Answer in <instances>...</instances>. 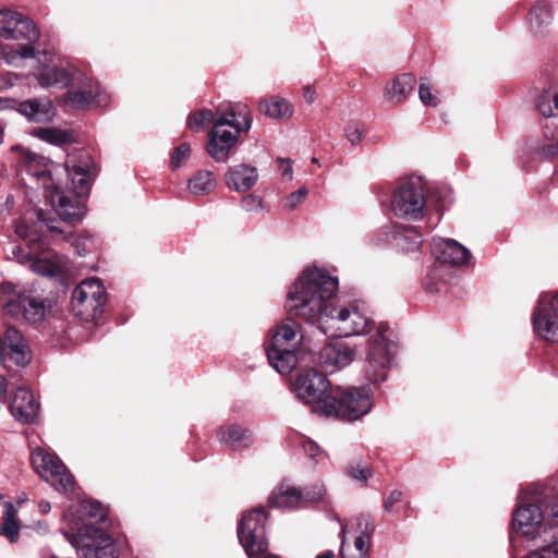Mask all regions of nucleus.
I'll return each mask as SVG.
<instances>
[{
    "instance_id": "18",
    "label": "nucleus",
    "mask_w": 558,
    "mask_h": 558,
    "mask_svg": "<svg viewBox=\"0 0 558 558\" xmlns=\"http://www.w3.org/2000/svg\"><path fill=\"white\" fill-rule=\"evenodd\" d=\"M355 350L343 342L325 344L318 352L316 363L328 373H335L355 359Z\"/></svg>"
},
{
    "instance_id": "8",
    "label": "nucleus",
    "mask_w": 558,
    "mask_h": 558,
    "mask_svg": "<svg viewBox=\"0 0 558 558\" xmlns=\"http://www.w3.org/2000/svg\"><path fill=\"white\" fill-rule=\"evenodd\" d=\"M558 502V497L539 500L538 504L519 505L512 513L513 530L527 537L531 542L554 523L553 507Z\"/></svg>"
},
{
    "instance_id": "52",
    "label": "nucleus",
    "mask_w": 558,
    "mask_h": 558,
    "mask_svg": "<svg viewBox=\"0 0 558 558\" xmlns=\"http://www.w3.org/2000/svg\"><path fill=\"white\" fill-rule=\"evenodd\" d=\"M304 98L308 104L314 102L315 100V90L311 86L304 87Z\"/></svg>"
},
{
    "instance_id": "46",
    "label": "nucleus",
    "mask_w": 558,
    "mask_h": 558,
    "mask_svg": "<svg viewBox=\"0 0 558 558\" xmlns=\"http://www.w3.org/2000/svg\"><path fill=\"white\" fill-rule=\"evenodd\" d=\"M241 206L246 211H252L262 206V201L255 195L248 194L242 198Z\"/></svg>"
},
{
    "instance_id": "55",
    "label": "nucleus",
    "mask_w": 558,
    "mask_h": 558,
    "mask_svg": "<svg viewBox=\"0 0 558 558\" xmlns=\"http://www.w3.org/2000/svg\"><path fill=\"white\" fill-rule=\"evenodd\" d=\"M426 290H428L429 292H437V291H439L438 288H434L432 284H427V283H426Z\"/></svg>"
},
{
    "instance_id": "24",
    "label": "nucleus",
    "mask_w": 558,
    "mask_h": 558,
    "mask_svg": "<svg viewBox=\"0 0 558 558\" xmlns=\"http://www.w3.org/2000/svg\"><path fill=\"white\" fill-rule=\"evenodd\" d=\"M9 409L16 421L31 424L37 420L40 407L29 389L20 387L15 390Z\"/></svg>"
},
{
    "instance_id": "33",
    "label": "nucleus",
    "mask_w": 558,
    "mask_h": 558,
    "mask_svg": "<svg viewBox=\"0 0 558 558\" xmlns=\"http://www.w3.org/2000/svg\"><path fill=\"white\" fill-rule=\"evenodd\" d=\"M416 80L411 73L398 75L390 88H387V96L390 100L401 102L414 89Z\"/></svg>"
},
{
    "instance_id": "17",
    "label": "nucleus",
    "mask_w": 558,
    "mask_h": 558,
    "mask_svg": "<svg viewBox=\"0 0 558 558\" xmlns=\"http://www.w3.org/2000/svg\"><path fill=\"white\" fill-rule=\"evenodd\" d=\"M32 354L23 335L14 327H8L0 336V364L10 369L13 366L25 367L31 363Z\"/></svg>"
},
{
    "instance_id": "29",
    "label": "nucleus",
    "mask_w": 558,
    "mask_h": 558,
    "mask_svg": "<svg viewBox=\"0 0 558 558\" xmlns=\"http://www.w3.org/2000/svg\"><path fill=\"white\" fill-rule=\"evenodd\" d=\"M52 162H48L44 157L36 154H27L25 157L26 172L43 182L46 193H48L53 187V184H56L52 180V171L49 168V165Z\"/></svg>"
},
{
    "instance_id": "26",
    "label": "nucleus",
    "mask_w": 558,
    "mask_h": 558,
    "mask_svg": "<svg viewBox=\"0 0 558 558\" xmlns=\"http://www.w3.org/2000/svg\"><path fill=\"white\" fill-rule=\"evenodd\" d=\"M385 239L379 242L393 244L402 251H415L422 244V235L413 228L403 225H393L385 228Z\"/></svg>"
},
{
    "instance_id": "9",
    "label": "nucleus",
    "mask_w": 558,
    "mask_h": 558,
    "mask_svg": "<svg viewBox=\"0 0 558 558\" xmlns=\"http://www.w3.org/2000/svg\"><path fill=\"white\" fill-rule=\"evenodd\" d=\"M387 331L388 326L380 323L368 340L364 375L373 384L386 380L395 354L396 343L388 339Z\"/></svg>"
},
{
    "instance_id": "22",
    "label": "nucleus",
    "mask_w": 558,
    "mask_h": 558,
    "mask_svg": "<svg viewBox=\"0 0 558 558\" xmlns=\"http://www.w3.org/2000/svg\"><path fill=\"white\" fill-rule=\"evenodd\" d=\"M77 196L65 195L58 184H53V187L46 193V197L49 198L61 219L70 222L80 220L85 215V206Z\"/></svg>"
},
{
    "instance_id": "57",
    "label": "nucleus",
    "mask_w": 558,
    "mask_h": 558,
    "mask_svg": "<svg viewBox=\"0 0 558 558\" xmlns=\"http://www.w3.org/2000/svg\"><path fill=\"white\" fill-rule=\"evenodd\" d=\"M3 142V126L0 124V144Z\"/></svg>"
},
{
    "instance_id": "7",
    "label": "nucleus",
    "mask_w": 558,
    "mask_h": 558,
    "mask_svg": "<svg viewBox=\"0 0 558 558\" xmlns=\"http://www.w3.org/2000/svg\"><path fill=\"white\" fill-rule=\"evenodd\" d=\"M299 325L294 320H286L274 332L266 354L269 364L280 374L290 373L296 365L295 349L301 341L298 338Z\"/></svg>"
},
{
    "instance_id": "21",
    "label": "nucleus",
    "mask_w": 558,
    "mask_h": 558,
    "mask_svg": "<svg viewBox=\"0 0 558 558\" xmlns=\"http://www.w3.org/2000/svg\"><path fill=\"white\" fill-rule=\"evenodd\" d=\"M554 523L533 541L525 558H558V501L553 507Z\"/></svg>"
},
{
    "instance_id": "43",
    "label": "nucleus",
    "mask_w": 558,
    "mask_h": 558,
    "mask_svg": "<svg viewBox=\"0 0 558 558\" xmlns=\"http://www.w3.org/2000/svg\"><path fill=\"white\" fill-rule=\"evenodd\" d=\"M356 530L363 534H373L375 525L369 514H360L355 518Z\"/></svg>"
},
{
    "instance_id": "35",
    "label": "nucleus",
    "mask_w": 558,
    "mask_h": 558,
    "mask_svg": "<svg viewBox=\"0 0 558 558\" xmlns=\"http://www.w3.org/2000/svg\"><path fill=\"white\" fill-rule=\"evenodd\" d=\"M187 187L195 196L209 194L216 187L215 174L208 170H199L189 180Z\"/></svg>"
},
{
    "instance_id": "2",
    "label": "nucleus",
    "mask_w": 558,
    "mask_h": 558,
    "mask_svg": "<svg viewBox=\"0 0 558 558\" xmlns=\"http://www.w3.org/2000/svg\"><path fill=\"white\" fill-rule=\"evenodd\" d=\"M210 109L198 110L187 117L186 125L192 131H201L205 125L214 123L213 130L208 133L207 153L219 162L229 158L230 150L235 146L240 132L248 131L252 119L246 107L229 106L223 112Z\"/></svg>"
},
{
    "instance_id": "23",
    "label": "nucleus",
    "mask_w": 558,
    "mask_h": 558,
    "mask_svg": "<svg viewBox=\"0 0 558 558\" xmlns=\"http://www.w3.org/2000/svg\"><path fill=\"white\" fill-rule=\"evenodd\" d=\"M108 97L97 82L88 81L78 89H70L65 94V104L74 109H89L106 105Z\"/></svg>"
},
{
    "instance_id": "36",
    "label": "nucleus",
    "mask_w": 558,
    "mask_h": 558,
    "mask_svg": "<svg viewBox=\"0 0 558 558\" xmlns=\"http://www.w3.org/2000/svg\"><path fill=\"white\" fill-rule=\"evenodd\" d=\"M2 523L0 524V535L5 536L10 542L14 543L19 538V522L16 520L17 510L15 506L7 501L3 506Z\"/></svg>"
},
{
    "instance_id": "1",
    "label": "nucleus",
    "mask_w": 558,
    "mask_h": 558,
    "mask_svg": "<svg viewBox=\"0 0 558 558\" xmlns=\"http://www.w3.org/2000/svg\"><path fill=\"white\" fill-rule=\"evenodd\" d=\"M338 287L337 277L323 269L307 268L288 293V311L331 338L369 333L374 322L356 304L335 306Z\"/></svg>"
},
{
    "instance_id": "31",
    "label": "nucleus",
    "mask_w": 558,
    "mask_h": 558,
    "mask_svg": "<svg viewBox=\"0 0 558 558\" xmlns=\"http://www.w3.org/2000/svg\"><path fill=\"white\" fill-rule=\"evenodd\" d=\"M550 22V3L548 0H539L530 11V29L535 36H543Z\"/></svg>"
},
{
    "instance_id": "10",
    "label": "nucleus",
    "mask_w": 558,
    "mask_h": 558,
    "mask_svg": "<svg viewBox=\"0 0 558 558\" xmlns=\"http://www.w3.org/2000/svg\"><path fill=\"white\" fill-rule=\"evenodd\" d=\"M296 398L305 404H310L314 413L324 416V405L331 402V391L328 378L315 368L301 371L293 383Z\"/></svg>"
},
{
    "instance_id": "6",
    "label": "nucleus",
    "mask_w": 558,
    "mask_h": 558,
    "mask_svg": "<svg viewBox=\"0 0 558 558\" xmlns=\"http://www.w3.org/2000/svg\"><path fill=\"white\" fill-rule=\"evenodd\" d=\"M331 402L324 405V416L355 421L367 414L373 408V392L368 387H335Z\"/></svg>"
},
{
    "instance_id": "49",
    "label": "nucleus",
    "mask_w": 558,
    "mask_h": 558,
    "mask_svg": "<svg viewBox=\"0 0 558 558\" xmlns=\"http://www.w3.org/2000/svg\"><path fill=\"white\" fill-rule=\"evenodd\" d=\"M542 154L546 158H554V157L558 156V142L550 143V144L544 146Z\"/></svg>"
},
{
    "instance_id": "27",
    "label": "nucleus",
    "mask_w": 558,
    "mask_h": 558,
    "mask_svg": "<svg viewBox=\"0 0 558 558\" xmlns=\"http://www.w3.org/2000/svg\"><path fill=\"white\" fill-rule=\"evenodd\" d=\"M257 179V169L245 163H240L229 168L225 174L227 186L235 192H245L251 190L256 184Z\"/></svg>"
},
{
    "instance_id": "13",
    "label": "nucleus",
    "mask_w": 558,
    "mask_h": 558,
    "mask_svg": "<svg viewBox=\"0 0 558 558\" xmlns=\"http://www.w3.org/2000/svg\"><path fill=\"white\" fill-rule=\"evenodd\" d=\"M106 301V291L98 278L83 280L72 292V310L84 322L100 317Z\"/></svg>"
},
{
    "instance_id": "28",
    "label": "nucleus",
    "mask_w": 558,
    "mask_h": 558,
    "mask_svg": "<svg viewBox=\"0 0 558 558\" xmlns=\"http://www.w3.org/2000/svg\"><path fill=\"white\" fill-rule=\"evenodd\" d=\"M269 505L279 509H295L303 507L302 492L287 483H281L269 497Z\"/></svg>"
},
{
    "instance_id": "37",
    "label": "nucleus",
    "mask_w": 558,
    "mask_h": 558,
    "mask_svg": "<svg viewBox=\"0 0 558 558\" xmlns=\"http://www.w3.org/2000/svg\"><path fill=\"white\" fill-rule=\"evenodd\" d=\"M32 135L52 145L61 146L72 142V132L57 128H37Z\"/></svg>"
},
{
    "instance_id": "4",
    "label": "nucleus",
    "mask_w": 558,
    "mask_h": 558,
    "mask_svg": "<svg viewBox=\"0 0 558 558\" xmlns=\"http://www.w3.org/2000/svg\"><path fill=\"white\" fill-rule=\"evenodd\" d=\"M0 304L3 315L28 324L41 323L49 311L43 296L9 281L0 284Z\"/></svg>"
},
{
    "instance_id": "51",
    "label": "nucleus",
    "mask_w": 558,
    "mask_h": 558,
    "mask_svg": "<svg viewBox=\"0 0 558 558\" xmlns=\"http://www.w3.org/2000/svg\"><path fill=\"white\" fill-rule=\"evenodd\" d=\"M279 162L282 165V177L287 180L292 179V167L289 160L279 159Z\"/></svg>"
},
{
    "instance_id": "48",
    "label": "nucleus",
    "mask_w": 558,
    "mask_h": 558,
    "mask_svg": "<svg viewBox=\"0 0 558 558\" xmlns=\"http://www.w3.org/2000/svg\"><path fill=\"white\" fill-rule=\"evenodd\" d=\"M345 136L352 145H356L362 140V132L354 125H348L345 128Z\"/></svg>"
},
{
    "instance_id": "42",
    "label": "nucleus",
    "mask_w": 558,
    "mask_h": 558,
    "mask_svg": "<svg viewBox=\"0 0 558 558\" xmlns=\"http://www.w3.org/2000/svg\"><path fill=\"white\" fill-rule=\"evenodd\" d=\"M307 195V190L305 187L299 189L295 192H292L288 195L283 202V207L288 210L294 209Z\"/></svg>"
},
{
    "instance_id": "30",
    "label": "nucleus",
    "mask_w": 558,
    "mask_h": 558,
    "mask_svg": "<svg viewBox=\"0 0 558 558\" xmlns=\"http://www.w3.org/2000/svg\"><path fill=\"white\" fill-rule=\"evenodd\" d=\"M218 438L233 449L248 447L253 442V434L239 424H229L222 426L218 432Z\"/></svg>"
},
{
    "instance_id": "45",
    "label": "nucleus",
    "mask_w": 558,
    "mask_h": 558,
    "mask_svg": "<svg viewBox=\"0 0 558 558\" xmlns=\"http://www.w3.org/2000/svg\"><path fill=\"white\" fill-rule=\"evenodd\" d=\"M418 96L424 105L437 106V99L433 98L432 90L428 84L421 83L418 87Z\"/></svg>"
},
{
    "instance_id": "3",
    "label": "nucleus",
    "mask_w": 558,
    "mask_h": 558,
    "mask_svg": "<svg viewBox=\"0 0 558 558\" xmlns=\"http://www.w3.org/2000/svg\"><path fill=\"white\" fill-rule=\"evenodd\" d=\"M15 234L25 243L15 244L11 247L10 259L21 265H27L36 275L48 278L59 277L64 272L66 267L64 256L44 247V243L38 236L29 238L26 225L17 223Z\"/></svg>"
},
{
    "instance_id": "15",
    "label": "nucleus",
    "mask_w": 558,
    "mask_h": 558,
    "mask_svg": "<svg viewBox=\"0 0 558 558\" xmlns=\"http://www.w3.org/2000/svg\"><path fill=\"white\" fill-rule=\"evenodd\" d=\"M40 66L35 73L38 84L44 88H64L74 78L75 69L63 62L56 61L54 54L49 51H38L35 56Z\"/></svg>"
},
{
    "instance_id": "16",
    "label": "nucleus",
    "mask_w": 558,
    "mask_h": 558,
    "mask_svg": "<svg viewBox=\"0 0 558 558\" xmlns=\"http://www.w3.org/2000/svg\"><path fill=\"white\" fill-rule=\"evenodd\" d=\"M532 322L538 336L547 341H558V292L539 296Z\"/></svg>"
},
{
    "instance_id": "54",
    "label": "nucleus",
    "mask_w": 558,
    "mask_h": 558,
    "mask_svg": "<svg viewBox=\"0 0 558 558\" xmlns=\"http://www.w3.org/2000/svg\"><path fill=\"white\" fill-rule=\"evenodd\" d=\"M40 510L41 512H48L50 510V505L48 502L40 504Z\"/></svg>"
},
{
    "instance_id": "34",
    "label": "nucleus",
    "mask_w": 558,
    "mask_h": 558,
    "mask_svg": "<svg viewBox=\"0 0 558 558\" xmlns=\"http://www.w3.org/2000/svg\"><path fill=\"white\" fill-rule=\"evenodd\" d=\"M259 110L271 119L290 118L293 113L291 105L281 97H271L260 101Z\"/></svg>"
},
{
    "instance_id": "5",
    "label": "nucleus",
    "mask_w": 558,
    "mask_h": 558,
    "mask_svg": "<svg viewBox=\"0 0 558 558\" xmlns=\"http://www.w3.org/2000/svg\"><path fill=\"white\" fill-rule=\"evenodd\" d=\"M40 33L36 24L17 11L0 10V37L4 39L25 40L12 48L11 61L15 58L28 59L35 56L33 46L39 39Z\"/></svg>"
},
{
    "instance_id": "53",
    "label": "nucleus",
    "mask_w": 558,
    "mask_h": 558,
    "mask_svg": "<svg viewBox=\"0 0 558 558\" xmlns=\"http://www.w3.org/2000/svg\"><path fill=\"white\" fill-rule=\"evenodd\" d=\"M316 558H333V553L331 550H326L317 555Z\"/></svg>"
},
{
    "instance_id": "32",
    "label": "nucleus",
    "mask_w": 558,
    "mask_h": 558,
    "mask_svg": "<svg viewBox=\"0 0 558 558\" xmlns=\"http://www.w3.org/2000/svg\"><path fill=\"white\" fill-rule=\"evenodd\" d=\"M65 169L75 194L78 196L86 194L89 190L87 163L77 165L74 159H68L65 161Z\"/></svg>"
},
{
    "instance_id": "58",
    "label": "nucleus",
    "mask_w": 558,
    "mask_h": 558,
    "mask_svg": "<svg viewBox=\"0 0 558 558\" xmlns=\"http://www.w3.org/2000/svg\"><path fill=\"white\" fill-rule=\"evenodd\" d=\"M347 532V525L341 523V534L344 535Z\"/></svg>"
},
{
    "instance_id": "56",
    "label": "nucleus",
    "mask_w": 558,
    "mask_h": 558,
    "mask_svg": "<svg viewBox=\"0 0 558 558\" xmlns=\"http://www.w3.org/2000/svg\"><path fill=\"white\" fill-rule=\"evenodd\" d=\"M5 105H7V100H5V99L0 98V110L4 109V108H5Z\"/></svg>"
},
{
    "instance_id": "14",
    "label": "nucleus",
    "mask_w": 558,
    "mask_h": 558,
    "mask_svg": "<svg viewBox=\"0 0 558 558\" xmlns=\"http://www.w3.org/2000/svg\"><path fill=\"white\" fill-rule=\"evenodd\" d=\"M393 214L405 220H420L424 216L425 196L420 179L401 182L391 201Z\"/></svg>"
},
{
    "instance_id": "19",
    "label": "nucleus",
    "mask_w": 558,
    "mask_h": 558,
    "mask_svg": "<svg viewBox=\"0 0 558 558\" xmlns=\"http://www.w3.org/2000/svg\"><path fill=\"white\" fill-rule=\"evenodd\" d=\"M85 518L95 519L97 522H105L107 520V513L104 506L99 501L95 500H84L80 502L77 506L69 507L64 514L63 519L71 525L69 533H76L78 529H82L84 525H88L85 523ZM89 526H93L89 524Z\"/></svg>"
},
{
    "instance_id": "39",
    "label": "nucleus",
    "mask_w": 558,
    "mask_h": 558,
    "mask_svg": "<svg viewBox=\"0 0 558 558\" xmlns=\"http://www.w3.org/2000/svg\"><path fill=\"white\" fill-rule=\"evenodd\" d=\"M301 492L303 506L307 502L325 501L326 488L322 483H315Z\"/></svg>"
},
{
    "instance_id": "47",
    "label": "nucleus",
    "mask_w": 558,
    "mask_h": 558,
    "mask_svg": "<svg viewBox=\"0 0 558 558\" xmlns=\"http://www.w3.org/2000/svg\"><path fill=\"white\" fill-rule=\"evenodd\" d=\"M402 500V492L392 490L390 495L384 501V508L386 511L390 512L393 509V505L400 502Z\"/></svg>"
},
{
    "instance_id": "50",
    "label": "nucleus",
    "mask_w": 558,
    "mask_h": 558,
    "mask_svg": "<svg viewBox=\"0 0 558 558\" xmlns=\"http://www.w3.org/2000/svg\"><path fill=\"white\" fill-rule=\"evenodd\" d=\"M9 383L7 377L0 375V402H7Z\"/></svg>"
},
{
    "instance_id": "11",
    "label": "nucleus",
    "mask_w": 558,
    "mask_h": 558,
    "mask_svg": "<svg viewBox=\"0 0 558 558\" xmlns=\"http://www.w3.org/2000/svg\"><path fill=\"white\" fill-rule=\"evenodd\" d=\"M267 513L264 508L244 512L238 525V537L250 558L264 555L268 549L266 536Z\"/></svg>"
},
{
    "instance_id": "25",
    "label": "nucleus",
    "mask_w": 558,
    "mask_h": 558,
    "mask_svg": "<svg viewBox=\"0 0 558 558\" xmlns=\"http://www.w3.org/2000/svg\"><path fill=\"white\" fill-rule=\"evenodd\" d=\"M432 250L436 259L441 264L463 265L471 258L470 251L451 239H434Z\"/></svg>"
},
{
    "instance_id": "20",
    "label": "nucleus",
    "mask_w": 558,
    "mask_h": 558,
    "mask_svg": "<svg viewBox=\"0 0 558 558\" xmlns=\"http://www.w3.org/2000/svg\"><path fill=\"white\" fill-rule=\"evenodd\" d=\"M14 109L32 123H50L57 116V107L47 96L19 101Z\"/></svg>"
},
{
    "instance_id": "41",
    "label": "nucleus",
    "mask_w": 558,
    "mask_h": 558,
    "mask_svg": "<svg viewBox=\"0 0 558 558\" xmlns=\"http://www.w3.org/2000/svg\"><path fill=\"white\" fill-rule=\"evenodd\" d=\"M347 473L350 477L361 483H366L371 475L369 470L366 466H362L360 463L348 465Z\"/></svg>"
},
{
    "instance_id": "12",
    "label": "nucleus",
    "mask_w": 558,
    "mask_h": 558,
    "mask_svg": "<svg viewBox=\"0 0 558 558\" xmlns=\"http://www.w3.org/2000/svg\"><path fill=\"white\" fill-rule=\"evenodd\" d=\"M31 462L41 477L58 492L69 494L74 490V476L54 453L37 447L32 450Z\"/></svg>"
},
{
    "instance_id": "38",
    "label": "nucleus",
    "mask_w": 558,
    "mask_h": 558,
    "mask_svg": "<svg viewBox=\"0 0 558 558\" xmlns=\"http://www.w3.org/2000/svg\"><path fill=\"white\" fill-rule=\"evenodd\" d=\"M536 107L542 116H554V109L558 110V88L544 89L536 100Z\"/></svg>"
},
{
    "instance_id": "44",
    "label": "nucleus",
    "mask_w": 558,
    "mask_h": 558,
    "mask_svg": "<svg viewBox=\"0 0 558 558\" xmlns=\"http://www.w3.org/2000/svg\"><path fill=\"white\" fill-rule=\"evenodd\" d=\"M304 451L316 463L323 461L326 458V453L322 451L318 445L312 440L304 442Z\"/></svg>"
},
{
    "instance_id": "40",
    "label": "nucleus",
    "mask_w": 558,
    "mask_h": 558,
    "mask_svg": "<svg viewBox=\"0 0 558 558\" xmlns=\"http://www.w3.org/2000/svg\"><path fill=\"white\" fill-rule=\"evenodd\" d=\"M191 147L187 143H183L175 148L171 156V165L173 168H179L185 160L189 159Z\"/></svg>"
}]
</instances>
